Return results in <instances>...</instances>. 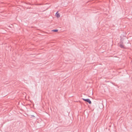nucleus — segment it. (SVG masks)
Instances as JSON below:
<instances>
[{"label":"nucleus","instance_id":"obj_4","mask_svg":"<svg viewBox=\"0 0 132 132\" xmlns=\"http://www.w3.org/2000/svg\"><path fill=\"white\" fill-rule=\"evenodd\" d=\"M52 31H54V32H57L58 31V30L57 29H55V30H52Z\"/></svg>","mask_w":132,"mask_h":132},{"label":"nucleus","instance_id":"obj_3","mask_svg":"<svg viewBox=\"0 0 132 132\" xmlns=\"http://www.w3.org/2000/svg\"><path fill=\"white\" fill-rule=\"evenodd\" d=\"M119 46L121 48H124V46L122 44H120L119 45Z\"/></svg>","mask_w":132,"mask_h":132},{"label":"nucleus","instance_id":"obj_2","mask_svg":"<svg viewBox=\"0 0 132 132\" xmlns=\"http://www.w3.org/2000/svg\"><path fill=\"white\" fill-rule=\"evenodd\" d=\"M55 15L57 18H59L60 16V15L59 13H57V12L56 13Z\"/></svg>","mask_w":132,"mask_h":132},{"label":"nucleus","instance_id":"obj_5","mask_svg":"<svg viewBox=\"0 0 132 132\" xmlns=\"http://www.w3.org/2000/svg\"><path fill=\"white\" fill-rule=\"evenodd\" d=\"M31 116L32 117H35V116L34 115H31Z\"/></svg>","mask_w":132,"mask_h":132},{"label":"nucleus","instance_id":"obj_1","mask_svg":"<svg viewBox=\"0 0 132 132\" xmlns=\"http://www.w3.org/2000/svg\"><path fill=\"white\" fill-rule=\"evenodd\" d=\"M82 100L84 101L88 102L89 104H91L92 103L91 101L89 99L87 98L86 99L82 98Z\"/></svg>","mask_w":132,"mask_h":132}]
</instances>
